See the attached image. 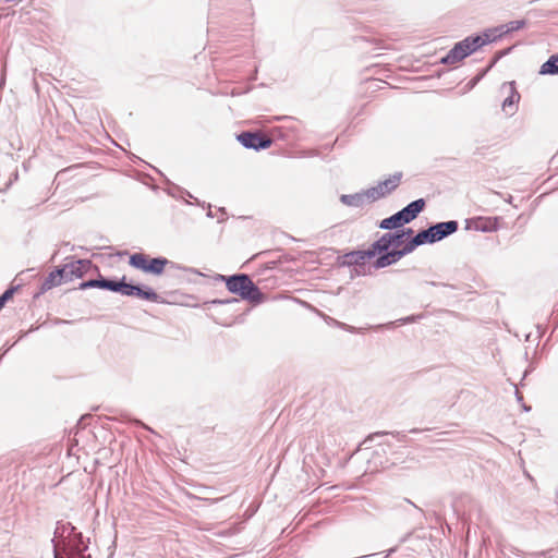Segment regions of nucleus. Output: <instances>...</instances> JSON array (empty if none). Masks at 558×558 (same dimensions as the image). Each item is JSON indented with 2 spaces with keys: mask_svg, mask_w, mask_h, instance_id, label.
<instances>
[{
  "mask_svg": "<svg viewBox=\"0 0 558 558\" xmlns=\"http://www.w3.org/2000/svg\"><path fill=\"white\" fill-rule=\"evenodd\" d=\"M490 41H493L490 33L466 37L465 39L457 43L447 56L442 58L441 62L450 65L457 64Z\"/></svg>",
  "mask_w": 558,
  "mask_h": 558,
  "instance_id": "f257e3e1",
  "label": "nucleus"
},
{
  "mask_svg": "<svg viewBox=\"0 0 558 558\" xmlns=\"http://www.w3.org/2000/svg\"><path fill=\"white\" fill-rule=\"evenodd\" d=\"M226 287L231 293L238 294L241 299L253 304H259L266 299L251 278L244 274L228 277Z\"/></svg>",
  "mask_w": 558,
  "mask_h": 558,
  "instance_id": "f03ea898",
  "label": "nucleus"
},
{
  "mask_svg": "<svg viewBox=\"0 0 558 558\" xmlns=\"http://www.w3.org/2000/svg\"><path fill=\"white\" fill-rule=\"evenodd\" d=\"M82 262H73L51 271L43 281L40 292L45 293L54 287L82 276Z\"/></svg>",
  "mask_w": 558,
  "mask_h": 558,
  "instance_id": "7ed1b4c3",
  "label": "nucleus"
},
{
  "mask_svg": "<svg viewBox=\"0 0 558 558\" xmlns=\"http://www.w3.org/2000/svg\"><path fill=\"white\" fill-rule=\"evenodd\" d=\"M130 265L147 274L161 275L165 268L170 264L165 257H150L144 253H135L130 256Z\"/></svg>",
  "mask_w": 558,
  "mask_h": 558,
  "instance_id": "20e7f679",
  "label": "nucleus"
},
{
  "mask_svg": "<svg viewBox=\"0 0 558 558\" xmlns=\"http://www.w3.org/2000/svg\"><path fill=\"white\" fill-rule=\"evenodd\" d=\"M402 173L398 172L390 175L388 179L379 182L377 185L372 186L366 190L368 195V203L376 202L386 195L390 194L393 190H396L401 182Z\"/></svg>",
  "mask_w": 558,
  "mask_h": 558,
  "instance_id": "39448f33",
  "label": "nucleus"
},
{
  "mask_svg": "<svg viewBox=\"0 0 558 558\" xmlns=\"http://www.w3.org/2000/svg\"><path fill=\"white\" fill-rule=\"evenodd\" d=\"M236 140L246 148L255 150L265 149L271 146L272 140L262 132H242Z\"/></svg>",
  "mask_w": 558,
  "mask_h": 558,
  "instance_id": "423d86ee",
  "label": "nucleus"
},
{
  "mask_svg": "<svg viewBox=\"0 0 558 558\" xmlns=\"http://www.w3.org/2000/svg\"><path fill=\"white\" fill-rule=\"evenodd\" d=\"M124 295L135 296L141 300H146L149 302L158 303L160 302V296L154 289L149 287H142L136 284L126 283Z\"/></svg>",
  "mask_w": 558,
  "mask_h": 558,
  "instance_id": "0eeeda50",
  "label": "nucleus"
},
{
  "mask_svg": "<svg viewBox=\"0 0 558 558\" xmlns=\"http://www.w3.org/2000/svg\"><path fill=\"white\" fill-rule=\"evenodd\" d=\"M412 229H408L407 231H401L400 233H386L379 240L374 242L371 246L372 251H374V256L376 254H380L383 252L388 251L392 245H395V239H403L405 235L412 234Z\"/></svg>",
  "mask_w": 558,
  "mask_h": 558,
  "instance_id": "6e6552de",
  "label": "nucleus"
},
{
  "mask_svg": "<svg viewBox=\"0 0 558 558\" xmlns=\"http://www.w3.org/2000/svg\"><path fill=\"white\" fill-rule=\"evenodd\" d=\"M125 278L123 277L120 281H113V280H107V279H99V280H89L86 282H83L81 284V289H87V288H100V289H107L113 292H119L122 295H124V291L126 287Z\"/></svg>",
  "mask_w": 558,
  "mask_h": 558,
  "instance_id": "1a4fd4ad",
  "label": "nucleus"
},
{
  "mask_svg": "<svg viewBox=\"0 0 558 558\" xmlns=\"http://www.w3.org/2000/svg\"><path fill=\"white\" fill-rule=\"evenodd\" d=\"M436 242L432 228L418 232L411 241L404 244L405 252L411 253L416 246Z\"/></svg>",
  "mask_w": 558,
  "mask_h": 558,
  "instance_id": "9d476101",
  "label": "nucleus"
},
{
  "mask_svg": "<svg viewBox=\"0 0 558 558\" xmlns=\"http://www.w3.org/2000/svg\"><path fill=\"white\" fill-rule=\"evenodd\" d=\"M424 207L425 201L423 198L410 203L407 207L400 210L403 221L405 223H409L410 221L414 220L417 217V215L424 209Z\"/></svg>",
  "mask_w": 558,
  "mask_h": 558,
  "instance_id": "9b49d317",
  "label": "nucleus"
},
{
  "mask_svg": "<svg viewBox=\"0 0 558 558\" xmlns=\"http://www.w3.org/2000/svg\"><path fill=\"white\" fill-rule=\"evenodd\" d=\"M409 254L405 252V246H403L401 250H393L391 252H388L381 256H379L376 260V267L377 268H384L386 266H389L396 262H398L402 256Z\"/></svg>",
  "mask_w": 558,
  "mask_h": 558,
  "instance_id": "f8f14e48",
  "label": "nucleus"
},
{
  "mask_svg": "<svg viewBox=\"0 0 558 558\" xmlns=\"http://www.w3.org/2000/svg\"><path fill=\"white\" fill-rule=\"evenodd\" d=\"M432 231L435 235V240L439 241L444 239L445 236L453 233L458 229L457 221H447V222H440L435 226H432Z\"/></svg>",
  "mask_w": 558,
  "mask_h": 558,
  "instance_id": "ddd939ff",
  "label": "nucleus"
},
{
  "mask_svg": "<svg viewBox=\"0 0 558 558\" xmlns=\"http://www.w3.org/2000/svg\"><path fill=\"white\" fill-rule=\"evenodd\" d=\"M473 226L476 230L481 231H495L499 226V218L497 217H478L473 220Z\"/></svg>",
  "mask_w": 558,
  "mask_h": 558,
  "instance_id": "4468645a",
  "label": "nucleus"
},
{
  "mask_svg": "<svg viewBox=\"0 0 558 558\" xmlns=\"http://www.w3.org/2000/svg\"><path fill=\"white\" fill-rule=\"evenodd\" d=\"M340 201L344 205L355 206V207H360V206H364L365 204H369L366 190L362 191L360 193L351 194V195H342L340 197Z\"/></svg>",
  "mask_w": 558,
  "mask_h": 558,
  "instance_id": "2eb2a0df",
  "label": "nucleus"
},
{
  "mask_svg": "<svg viewBox=\"0 0 558 558\" xmlns=\"http://www.w3.org/2000/svg\"><path fill=\"white\" fill-rule=\"evenodd\" d=\"M374 257V251L369 247L368 250L354 251L345 254V259L349 264L361 265L365 260Z\"/></svg>",
  "mask_w": 558,
  "mask_h": 558,
  "instance_id": "dca6fc26",
  "label": "nucleus"
},
{
  "mask_svg": "<svg viewBox=\"0 0 558 558\" xmlns=\"http://www.w3.org/2000/svg\"><path fill=\"white\" fill-rule=\"evenodd\" d=\"M404 223L405 222L403 221V218L399 211V213L392 215L391 217L381 220V222L379 223V227L381 229H395V228L403 226Z\"/></svg>",
  "mask_w": 558,
  "mask_h": 558,
  "instance_id": "f3484780",
  "label": "nucleus"
},
{
  "mask_svg": "<svg viewBox=\"0 0 558 558\" xmlns=\"http://www.w3.org/2000/svg\"><path fill=\"white\" fill-rule=\"evenodd\" d=\"M542 74H558V57L551 56L541 68Z\"/></svg>",
  "mask_w": 558,
  "mask_h": 558,
  "instance_id": "a211bd4d",
  "label": "nucleus"
},
{
  "mask_svg": "<svg viewBox=\"0 0 558 558\" xmlns=\"http://www.w3.org/2000/svg\"><path fill=\"white\" fill-rule=\"evenodd\" d=\"M519 95L517 93H512L509 97H507L502 102V109L506 112H512L514 109V102L518 101Z\"/></svg>",
  "mask_w": 558,
  "mask_h": 558,
  "instance_id": "6ab92c4d",
  "label": "nucleus"
},
{
  "mask_svg": "<svg viewBox=\"0 0 558 558\" xmlns=\"http://www.w3.org/2000/svg\"><path fill=\"white\" fill-rule=\"evenodd\" d=\"M15 292V289H9L7 290L1 296H0V311L4 307L5 303L13 298V294Z\"/></svg>",
  "mask_w": 558,
  "mask_h": 558,
  "instance_id": "aec40b11",
  "label": "nucleus"
},
{
  "mask_svg": "<svg viewBox=\"0 0 558 558\" xmlns=\"http://www.w3.org/2000/svg\"><path fill=\"white\" fill-rule=\"evenodd\" d=\"M403 243V239H395V245L393 247H399Z\"/></svg>",
  "mask_w": 558,
  "mask_h": 558,
  "instance_id": "412c9836",
  "label": "nucleus"
},
{
  "mask_svg": "<svg viewBox=\"0 0 558 558\" xmlns=\"http://www.w3.org/2000/svg\"><path fill=\"white\" fill-rule=\"evenodd\" d=\"M523 26V22H515L514 26L511 27V29H519Z\"/></svg>",
  "mask_w": 558,
  "mask_h": 558,
  "instance_id": "4be33fe9",
  "label": "nucleus"
}]
</instances>
